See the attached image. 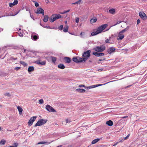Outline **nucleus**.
Returning a JSON list of instances; mask_svg holds the SVG:
<instances>
[{"label":"nucleus","instance_id":"nucleus-17","mask_svg":"<svg viewBox=\"0 0 147 147\" xmlns=\"http://www.w3.org/2000/svg\"><path fill=\"white\" fill-rule=\"evenodd\" d=\"M49 58L53 63H55L57 60V58L56 57L53 56H51Z\"/></svg>","mask_w":147,"mask_h":147},{"label":"nucleus","instance_id":"nucleus-14","mask_svg":"<svg viewBox=\"0 0 147 147\" xmlns=\"http://www.w3.org/2000/svg\"><path fill=\"white\" fill-rule=\"evenodd\" d=\"M64 60L65 62L67 63H69L71 62V59L69 57H64Z\"/></svg>","mask_w":147,"mask_h":147},{"label":"nucleus","instance_id":"nucleus-42","mask_svg":"<svg viewBox=\"0 0 147 147\" xmlns=\"http://www.w3.org/2000/svg\"><path fill=\"white\" fill-rule=\"evenodd\" d=\"M75 20L76 22L77 23H78L79 21V18L78 17L76 18Z\"/></svg>","mask_w":147,"mask_h":147},{"label":"nucleus","instance_id":"nucleus-59","mask_svg":"<svg viewBox=\"0 0 147 147\" xmlns=\"http://www.w3.org/2000/svg\"><path fill=\"white\" fill-rule=\"evenodd\" d=\"M127 117H128L127 116H124V117H123V118H127Z\"/></svg>","mask_w":147,"mask_h":147},{"label":"nucleus","instance_id":"nucleus-7","mask_svg":"<svg viewBox=\"0 0 147 147\" xmlns=\"http://www.w3.org/2000/svg\"><path fill=\"white\" fill-rule=\"evenodd\" d=\"M35 13H36L41 14L43 16L44 14V10L41 8H38Z\"/></svg>","mask_w":147,"mask_h":147},{"label":"nucleus","instance_id":"nucleus-29","mask_svg":"<svg viewBox=\"0 0 147 147\" xmlns=\"http://www.w3.org/2000/svg\"><path fill=\"white\" fill-rule=\"evenodd\" d=\"M18 109L19 112L20 114H22V112L23 111L22 109V107L20 106L18 107Z\"/></svg>","mask_w":147,"mask_h":147},{"label":"nucleus","instance_id":"nucleus-52","mask_svg":"<svg viewBox=\"0 0 147 147\" xmlns=\"http://www.w3.org/2000/svg\"><path fill=\"white\" fill-rule=\"evenodd\" d=\"M19 35L21 36V37H22L23 36V34L22 33H19Z\"/></svg>","mask_w":147,"mask_h":147},{"label":"nucleus","instance_id":"nucleus-34","mask_svg":"<svg viewBox=\"0 0 147 147\" xmlns=\"http://www.w3.org/2000/svg\"><path fill=\"white\" fill-rule=\"evenodd\" d=\"M81 0H79L78 1H77L75 2L74 3H72V4H74V5L76 4H80L81 3Z\"/></svg>","mask_w":147,"mask_h":147},{"label":"nucleus","instance_id":"nucleus-10","mask_svg":"<svg viewBox=\"0 0 147 147\" xmlns=\"http://www.w3.org/2000/svg\"><path fill=\"white\" fill-rule=\"evenodd\" d=\"M139 15L140 17L143 20H146V19L147 17L146 16L145 14L143 12H141L139 13Z\"/></svg>","mask_w":147,"mask_h":147},{"label":"nucleus","instance_id":"nucleus-2","mask_svg":"<svg viewBox=\"0 0 147 147\" xmlns=\"http://www.w3.org/2000/svg\"><path fill=\"white\" fill-rule=\"evenodd\" d=\"M61 18V16L59 14H53L49 18V20L51 22H53L56 20Z\"/></svg>","mask_w":147,"mask_h":147},{"label":"nucleus","instance_id":"nucleus-5","mask_svg":"<svg viewBox=\"0 0 147 147\" xmlns=\"http://www.w3.org/2000/svg\"><path fill=\"white\" fill-rule=\"evenodd\" d=\"M46 109L49 111L52 112H56V111L51 106L47 105L46 106Z\"/></svg>","mask_w":147,"mask_h":147},{"label":"nucleus","instance_id":"nucleus-27","mask_svg":"<svg viewBox=\"0 0 147 147\" xmlns=\"http://www.w3.org/2000/svg\"><path fill=\"white\" fill-rule=\"evenodd\" d=\"M34 70V67L33 66H30L28 69V72H31L33 71Z\"/></svg>","mask_w":147,"mask_h":147},{"label":"nucleus","instance_id":"nucleus-21","mask_svg":"<svg viewBox=\"0 0 147 147\" xmlns=\"http://www.w3.org/2000/svg\"><path fill=\"white\" fill-rule=\"evenodd\" d=\"M36 63L38 64H40L41 65H45L46 63V61H43L41 62L39 61H36Z\"/></svg>","mask_w":147,"mask_h":147},{"label":"nucleus","instance_id":"nucleus-57","mask_svg":"<svg viewBox=\"0 0 147 147\" xmlns=\"http://www.w3.org/2000/svg\"><path fill=\"white\" fill-rule=\"evenodd\" d=\"M30 16L31 17L32 19H33V16H32V15H31V14H30Z\"/></svg>","mask_w":147,"mask_h":147},{"label":"nucleus","instance_id":"nucleus-23","mask_svg":"<svg viewBox=\"0 0 147 147\" xmlns=\"http://www.w3.org/2000/svg\"><path fill=\"white\" fill-rule=\"evenodd\" d=\"M49 19V16L47 15H45L43 20V21L45 22H46L48 21Z\"/></svg>","mask_w":147,"mask_h":147},{"label":"nucleus","instance_id":"nucleus-9","mask_svg":"<svg viewBox=\"0 0 147 147\" xmlns=\"http://www.w3.org/2000/svg\"><path fill=\"white\" fill-rule=\"evenodd\" d=\"M121 33L120 32H119L118 35L117 37V39L119 40H122L124 37V35Z\"/></svg>","mask_w":147,"mask_h":147},{"label":"nucleus","instance_id":"nucleus-60","mask_svg":"<svg viewBox=\"0 0 147 147\" xmlns=\"http://www.w3.org/2000/svg\"><path fill=\"white\" fill-rule=\"evenodd\" d=\"M3 30V29L0 28V32Z\"/></svg>","mask_w":147,"mask_h":147},{"label":"nucleus","instance_id":"nucleus-4","mask_svg":"<svg viewBox=\"0 0 147 147\" xmlns=\"http://www.w3.org/2000/svg\"><path fill=\"white\" fill-rule=\"evenodd\" d=\"M105 49V47L104 46H100V47L97 46L94 49L97 52H102Z\"/></svg>","mask_w":147,"mask_h":147},{"label":"nucleus","instance_id":"nucleus-61","mask_svg":"<svg viewBox=\"0 0 147 147\" xmlns=\"http://www.w3.org/2000/svg\"><path fill=\"white\" fill-rule=\"evenodd\" d=\"M62 146V145H60L57 146V147H61Z\"/></svg>","mask_w":147,"mask_h":147},{"label":"nucleus","instance_id":"nucleus-55","mask_svg":"<svg viewBox=\"0 0 147 147\" xmlns=\"http://www.w3.org/2000/svg\"><path fill=\"white\" fill-rule=\"evenodd\" d=\"M118 143V142H117L115 143L114 145H113V146H114L117 145Z\"/></svg>","mask_w":147,"mask_h":147},{"label":"nucleus","instance_id":"nucleus-33","mask_svg":"<svg viewBox=\"0 0 147 147\" xmlns=\"http://www.w3.org/2000/svg\"><path fill=\"white\" fill-rule=\"evenodd\" d=\"M13 146H9V147H17L18 146V144L17 143H15L13 144Z\"/></svg>","mask_w":147,"mask_h":147},{"label":"nucleus","instance_id":"nucleus-30","mask_svg":"<svg viewBox=\"0 0 147 147\" xmlns=\"http://www.w3.org/2000/svg\"><path fill=\"white\" fill-rule=\"evenodd\" d=\"M6 141L4 140H2L0 142V145H4L6 143Z\"/></svg>","mask_w":147,"mask_h":147},{"label":"nucleus","instance_id":"nucleus-51","mask_svg":"<svg viewBox=\"0 0 147 147\" xmlns=\"http://www.w3.org/2000/svg\"><path fill=\"white\" fill-rule=\"evenodd\" d=\"M85 86L84 85H80L79 86V87L81 88L82 87H84Z\"/></svg>","mask_w":147,"mask_h":147},{"label":"nucleus","instance_id":"nucleus-22","mask_svg":"<svg viewBox=\"0 0 147 147\" xmlns=\"http://www.w3.org/2000/svg\"><path fill=\"white\" fill-rule=\"evenodd\" d=\"M115 10L113 8H112L109 10V12L112 14H115Z\"/></svg>","mask_w":147,"mask_h":147},{"label":"nucleus","instance_id":"nucleus-48","mask_svg":"<svg viewBox=\"0 0 147 147\" xmlns=\"http://www.w3.org/2000/svg\"><path fill=\"white\" fill-rule=\"evenodd\" d=\"M35 5L36 7H37L39 6V4L37 2H35Z\"/></svg>","mask_w":147,"mask_h":147},{"label":"nucleus","instance_id":"nucleus-11","mask_svg":"<svg viewBox=\"0 0 147 147\" xmlns=\"http://www.w3.org/2000/svg\"><path fill=\"white\" fill-rule=\"evenodd\" d=\"M93 54L96 57L102 56L104 55V54L102 53H98L96 52H94Z\"/></svg>","mask_w":147,"mask_h":147},{"label":"nucleus","instance_id":"nucleus-38","mask_svg":"<svg viewBox=\"0 0 147 147\" xmlns=\"http://www.w3.org/2000/svg\"><path fill=\"white\" fill-rule=\"evenodd\" d=\"M63 28V25H61L59 27H58V29L60 30H62Z\"/></svg>","mask_w":147,"mask_h":147},{"label":"nucleus","instance_id":"nucleus-43","mask_svg":"<svg viewBox=\"0 0 147 147\" xmlns=\"http://www.w3.org/2000/svg\"><path fill=\"white\" fill-rule=\"evenodd\" d=\"M15 5H16L18 3V1L17 0H14V2H13Z\"/></svg>","mask_w":147,"mask_h":147},{"label":"nucleus","instance_id":"nucleus-63","mask_svg":"<svg viewBox=\"0 0 147 147\" xmlns=\"http://www.w3.org/2000/svg\"><path fill=\"white\" fill-rule=\"evenodd\" d=\"M43 143L42 144H45V142H42Z\"/></svg>","mask_w":147,"mask_h":147},{"label":"nucleus","instance_id":"nucleus-39","mask_svg":"<svg viewBox=\"0 0 147 147\" xmlns=\"http://www.w3.org/2000/svg\"><path fill=\"white\" fill-rule=\"evenodd\" d=\"M70 11V10L69 9H68V10L67 11H65L63 12H61V13H60L61 14H64L66 13H67L68 12H69V11Z\"/></svg>","mask_w":147,"mask_h":147},{"label":"nucleus","instance_id":"nucleus-26","mask_svg":"<svg viewBox=\"0 0 147 147\" xmlns=\"http://www.w3.org/2000/svg\"><path fill=\"white\" fill-rule=\"evenodd\" d=\"M58 67L59 68L62 69H64L65 67L64 65L63 64H59V65H58Z\"/></svg>","mask_w":147,"mask_h":147},{"label":"nucleus","instance_id":"nucleus-6","mask_svg":"<svg viewBox=\"0 0 147 147\" xmlns=\"http://www.w3.org/2000/svg\"><path fill=\"white\" fill-rule=\"evenodd\" d=\"M37 118L36 116H33L31 118L28 122L29 126L31 125Z\"/></svg>","mask_w":147,"mask_h":147},{"label":"nucleus","instance_id":"nucleus-64","mask_svg":"<svg viewBox=\"0 0 147 147\" xmlns=\"http://www.w3.org/2000/svg\"><path fill=\"white\" fill-rule=\"evenodd\" d=\"M102 60H102V59H100L99 60V61H102Z\"/></svg>","mask_w":147,"mask_h":147},{"label":"nucleus","instance_id":"nucleus-28","mask_svg":"<svg viewBox=\"0 0 147 147\" xmlns=\"http://www.w3.org/2000/svg\"><path fill=\"white\" fill-rule=\"evenodd\" d=\"M100 140V139L99 138H97L94 140L92 142V144H94L97 143Z\"/></svg>","mask_w":147,"mask_h":147},{"label":"nucleus","instance_id":"nucleus-41","mask_svg":"<svg viewBox=\"0 0 147 147\" xmlns=\"http://www.w3.org/2000/svg\"><path fill=\"white\" fill-rule=\"evenodd\" d=\"M39 102L40 104H42L43 103L44 101L42 99H41L39 100Z\"/></svg>","mask_w":147,"mask_h":147},{"label":"nucleus","instance_id":"nucleus-3","mask_svg":"<svg viewBox=\"0 0 147 147\" xmlns=\"http://www.w3.org/2000/svg\"><path fill=\"white\" fill-rule=\"evenodd\" d=\"M47 121V120L41 119L38 121L34 125V127L39 126L45 124Z\"/></svg>","mask_w":147,"mask_h":147},{"label":"nucleus","instance_id":"nucleus-20","mask_svg":"<svg viewBox=\"0 0 147 147\" xmlns=\"http://www.w3.org/2000/svg\"><path fill=\"white\" fill-rule=\"evenodd\" d=\"M129 28V27L127 26L126 28H125L124 29L121 31L120 32L121 33H123L127 31Z\"/></svg>","mask_w":147,"mask_h":147},{"label":"nucleus","instance_id":"nucleus-62","mask_svg":"<svg viewBox=\"0 0 147 147\" xmlns=\"http://www.w3.org/2000/svg\"><path fill=\"white\" fill-rule=\"evenodd\" d=\"M130 86H127V87H126V88H128V87H129Z\"/></svg>","mask_w":147,"mask_h":147},{"label":"nucleus","instance_id":"nucleus-53","mask_svg":"<svg viewBox=\"0 0 147 147\" xmlns=\"http://www.w3.org/2000/svg\"><path fill=\"white\" fill-rule=\"evenodd\" d=\"M103 69H99L98 70V71H103Z\"/></svg>","mask_w":147,"mask_h":147},{"label":"nucleus","instance_id":"nucleus-24","mask_svg":"<svg viewBox=\"0 0 147 147\" xmlns=\"http://www.w3.org/2000/svg\"><path fill=\"white\" fill-rule=\"evenodd\" d=\"M31 38L33 40H36L38 39V36L37 35H32L31 36Z\"/></svg>","mask_w":147,"mask_h":147},{"label":"nucleus","instance_id":"nucleus-37","mask_svg":"<svg viewBox=\"0 0 147 147\" xmlns=\"http://www.w3.org/2000/svg\"><path fill=\"white\" fill-rule=\"evenodd\" d=\"M40 25L44 28H49V29L51 28L49 26H42V24L41 23H40Z\"/></svg>","mask_w":147,"mask_h":147},{"label":"nucleus","instance_id":"nucleus-13","mask_svg":"<svg viewBox=\"0 0 147 147\" xmlns=\"http://www.w3.org/2000/svg\"><path fill=\"white\" fill-rule=\"evenodd\" d=\"M78 58L79 63L80 62H82L83 61L85 62L87 60V59L84 57L80 58L78 57Z\"/></svg>","mask_w":147,"mask_h":147},{"label":"nucleus","instance_id":"nucleus-54","mask_svg":"<svg viewBox=\"0 0 147 147\" xmlns=\"http://www.w3.org/2000/svg\"><path fill=\"white\" fill-rule=\"evenodd\" d=\"M53 142V141H52L51 142H45V144H50L51 142Z\"/></svg>","mask_w":147,"mask_h":147},{"label":"nucleus","instance_id":"nucleus-35","mask_svg":"<svg viewBox=\"0 0 147 147\" xmlns=\"http://www.w3.org/2000/svg\"><path fill=\"white\" fill-rule=\"evenodd\" d=\"M20 63L24 66H25L27 65V64L24 61H20Z\"/></svg>","mask_w":147,"mask_h":147},{"label":"nucleus","instance_id":"nucleus-15","mask_svg":"<svg viewBox=\"0 0 147 147\" xmlns=\"http://www.w3.org/2000/svg\"><path fill=\"white\" fill-rule=\"evenodd\" d=\"M20 11H19L18 12L16 13L15 14H11L8 13H6L5 15H4V16H14L17 14Z\"/></svg>","mask_w":147,"mask_h":147},{"label":"nucleus","instance_id":"nucleus-32","mask_svg":"<svg viewBox=\"0 0 147 147\" xmlns=\"http://www.w3.org/2000/svg\"><path fill=\"white\" fill-rule=\"evenodd\" d=\"M73 60L76 63H79L78 57H74L73 58Z\"/></svg>","mask_w":147,"mask_h":147},{"label":"nucleus","instance_id":"nucleus-44","mask_svg":"<svg viewBox=\"0 0 147 147\" xmlns=\"http://www.w3.org/2000/svg\"><path fill=\"white\" fill-rule=\"evenodd\" d=\"M109 39H110V38H111V37H109ZM109 39H107L106 40H105V42L106 43H108L109 42Z\"/></svg>","mask_w":147,"mask_h":147},{"label":"nucleus","instance_id":"nucleus-1","mask_svg":"<svg viewBox=\"0 0 147 147\" xmlns=\"http://www.w3.org/2000/svg\"><path fill=\"white\" fill-rule=\"evenodd\" d=\"M108 26L107 24H103L98 27L96 31L93 32L91 33L92 36H94L102 32V31Z\"/></svg>","mask_w":147,"mask_h":147},{"label":"nucleus","instance_id":"nucleus-12","mask_svg":"<svg viewBox=\"0 0 147 147\" xmlns=\"http://www.w3.org/2000/svg\"><path fill=\"white\" fill-rule=\"evenodd\" d=\"M115 50V49L114 47H111L108 49L107 51L108 53L111 54V53L114 52Z\"/></svg>","mask_w":147,"mask_h":147},{"label":"nucleus","instance_id":"nucleus-8","mask_svg":"<svg viewBox=\"0 0 147 147\" xmlns=\"http://www.w3.org/2000/svg\"><path fill=\"white\" fill-rule=\"evenodd\" d=\"M90 50H88L84 52L82 56L85 57H89L90 56Z\"/></svg>","mask_w":147,"mask_h":147},{"label":"nucleus","instance_id":"nucleus-19","mask_svg":"<svg viewBox=\"0 0 147 147\" xmlns=\"http://www.w3.org/2000/svg\"><path fill=\"white\" fill-rule=\"evenodd\" d=\"M76 90L78 92L80 93H84L86 91L85 90L80 88L77 89Z\"/></svg>","mask_w":147,"mask_h":147},{"label":"nucleus","instance_id":"nucleus-31","mask_svg":"<svg viewBox=\"0 0 147 147\" xmlns=\"http://www.w3.org/2000/svg\"><path fill=\"white\" fill-rule=\"evenodd\" d=\"M97 20V19L96 18H95L94 19H92L90 20V22L92 24L93 23H94L96 22Z\"/></svg>","mask_w":147,"mask_h":147},{"label":"nucleus","instance_id":"nucleus-16","mask_svg":"<svg viewBox=\"0 0 147 147\" xmlns=\"http://www.w3.org/2000/svg\"><path fill=\"white\" fill-rule=\"evenodd\" d=\"M102 84H96V85H92V86H89V87L88 88L89 89L92 88L96 87L98 86H102Z\"/></svg>","mask_w":147,"mask_h":147},{"label":"nucleus","instance_id":"nucleus-40","mask_svg":"<svg viewBox=\"0 0 147 147\" xmlns=\"http://www.w3.org/2000/svg\"><path fill=\"white\" fill-rule=\"evenodd\" d=\"M9 5L10 7H13L14 5H15L13 3H9Z\"/></svg>","mask_w":147,"mask_h":147},{"label":"nucleus","instance_id":"nucleus-36","mask_svg":"<svg viewBox=\"0 0 147 147\" xmlns=\"http://www.w3.org/2000/svg\"><path fill=\"white\" fill-rule=\"evenodd\" d=\"M17 59V58L16 57L15 58H14L12 57H10L9 60L11 61H13L14 60H16Z\"/></svg>","mask_w":147,"mask_h":147},{"label":"nucleus","instance_id":"nucleus-50","mask_svg":"<svg viewBox=\"0 0 147 147\" xmlns=\"http://www.w3.org/2000/svg\"><path fill=\"white\" fill-rule=\"evenodd\" d=\"M5 96H10V94L9 93H6L5 94Z\"/></svg>","mask_w":147,"mask_h":147},{"label":"nucleus","instance_id":"nucleus-47","mask_svg":"<svg viewBox=\"0 0 147 147\" xmlns=\"http://www.w3.org/2000/svg\"><path fill=\"white\" fill-rule=\"evenodd\" d=\"M66 123H70L71 121L70 120H68V119H66Z\"/></svg>","mask_w":147,"mask_h":147},{"label":"nucleus","instance_id":"nucleus-25","mask_svg":"<svg viewBox=\"0 0 147 147\" xmlns=\"http://www.w3.org/2000/svg\"><path fill=\"white\" fill-rule=\"evenodd\" d=\"M69 28V26L67 25H66L63 30V31L64 32H68Z\"/></svg>","mask_w":147,"mask_h":147},{"label":"nucleus","instance_id":"nucleus-56","mask_svg":"<svg viewBox=\"0 0 147 147\" xmlns=\"http://www.w3.org/2000/svg\"><path fill=\"white\" fill-rule=\"evenodd\" d=\"M42 142H38V144H42Z\"/></svg>","mask_w":147,"mask_h":147},{"label":"nucleus","instance_id":"nucleus-45","mask_svg":"<svg viewBox=\"0 0 147 147\" xmlns=\"http://www.w3.org/2000/svg\"><path fill=\"white\" fill-rule=\"evenodd\" d=\"M130 135V134H128L126 137L124 138V139L125 140H127L128 138Z\"/></svg>","mask_w":147,"mask_h":147},{"label":"nucleus","instance_id":"nucleus-18","mask_svg":"<svg viewBox=\"0 0 147 147\" xmlns=\"http://www.w3.org/2000/svg\"><path fill=\"white\" fill-rule=\"evenodd\" d=\"M106 124L109 126H112L113 124V122L111 120H110L106 122Z\"/></svg>","mask_w":147,"mask_h":147},{"label":"nucleus","instance_id":"nucleus-58","mask_svg":"<svg viewBox=\"0 0 147 147\" xmlns=\"http://www.w3.org/2000/svg\"><path fill=\"white\" fill-rule=\"evenodd\" d=\"M121 22V21H119V22H118L116 24H115V25H116V24H119Z\"/></svg>","mask_w":147,"mask_h":147},{"label":"nucleus","instance_id":"nucleus-46","mask_svg":"<svg viewBox=\"0 0 147 147\" xmlns=\"http://www.w3.org/2000/svg\"><path fill=\"white\" fill-rule=\"evenodd\" d=\"M21 67H16L15 68H14V69L15 70H18V69H20Z\"/></svg>","mask_w":147,"mask_h":147},{"label":"nucleus","instance_id":"nucleus-49","mask_svg":"<svg viewBox=\"0 0 147 147\" xmlns=\"http://www.w3.org/2000/svg\"><path fill=\"white\" fill-rule=\"evenodd\" d=\"M140 20L139 19H138V20H137V24H139L140 23Z\"/></svg>","mask_w":147,"mask_h":147}]
</instances>
